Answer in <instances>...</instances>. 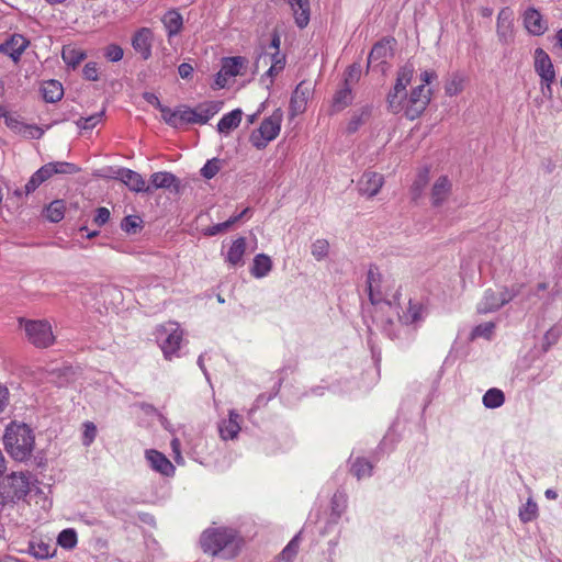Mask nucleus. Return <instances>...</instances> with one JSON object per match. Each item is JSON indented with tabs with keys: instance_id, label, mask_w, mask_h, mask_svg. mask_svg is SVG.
<instances>
[{
	"instance_id": "nucleus-1",
	"label": "nucleus",
	"mask_w": 562,
	"mask_h": 562,
	"mask_svg": "<svg viewBox=\"0 0 562 562\" xmlns=\"http://www.w3.org/2000/svg\"><path fill=\"white\" fill-rule=\"evenodd\" d=\"M199 543L204 553L229 560L238 555L244 540L238 537L236 529L216 527L205 529L200 536Z\"/></svg>"
},
{
	"instance_id": "nucleus-2",
	"label": "nucleus",
	"mask_w": 562,
	"mask_h": 562,
	"mask_svg": "<svg viewBox=\"0 0 562 562\" xmlns=\"http://www.w3.org/2000/svg\"><path fill=\"white\" fill-rule=\"evenodd\" d=\"M2 441L14 461L27 462L35 449V431L24 422L11 420L4 428Z\"/></svg>"
},
{
	"instance_id": "nucleus-3",
	"label": "nucleus",
	"mask_w": 562,
	"mask_h": 562,
	"mask_svg": "<svg viewBox=\"0 0 562 562\" xmlns=\"http://www.w3.org/2000/svg\"><path fill=\"white\" fill-rule=\"evenodd\" d=\"M419 79L422 83L413 88L409 94L404 93L400 97L401 109L390 110L392 113L403 112L408 120L413 121L425 112L431 100V90L426 86L437 79V74L434 70H425L420 74Z\"/></svg>"
},
{
	"instance_id": "nucleus-4",
	"label": "nucleus",
	"mask_w": 562,
	"mask_h": 562,
	"mask_svg": "<svg viewBox=\"0 0 562 562\" xmlns=\"http://www.w3.org/2000/svg\"><path fill=\"white\" fill-rule=\"evenodd\" d=\"M156 340L166 360L179 357V350L183 340V330L178 323L159 325L156 328Z\"/></svg>"
},
{
	"instance_id": "nucleus-5",
	"label": "nucleus",
	"mask_w": 562,
	"mask_h": 562,
	"mask_svg": "<svg viewBox=\"0 0 562 562\" xmlns=\"http://www.w3.org/2000/svg\"><path fill=\"white\" fill-rule=\"evenodd\" d=\"M19 324L24 326L26 338L34 347L44 349L55 342V337L48 321L19 317Z\"/></svg>"
},
{
	"instance_id": "nucleus-6",
	"label": "nucleus",
	"mask_w": 562,
	"mask_h": 562,
	"mask_svg": "<svg viewBox=\"0 0 562 562\" xmlns=\"http://www.w3.org/2000/svg\"><path fill=\"white\" fill-rule=\"evenodd\" d=\"M30 473H11L0 483V497L4 502L15 503L30 493Z\"/></svg>"
},
{
	"instance_id": "nucleus-7",
	"label": "nucleus",
	"mask_w": 562,
	"mask_h": 562,
	"mask_svg": "<svg viewBox=\"0 0 562 562\" xmlns=\"http://www.w3.org/2000/svg\"><path fill=\"white\" fill-rule=\"evenodd\" d=\"M533 69L540 78V89L543 95L552 97V85L555 82V69L551 57L543 48L533 52Z\"/></svg>"
},
{
	"instance_id": "nucleus-8",
	"label": "nucleus",
	"mask_w": 562,
	"mask_h": 562,
	"mask_svg": "<svg viewBox=\"0 0 562 562\" xmlns=\"http://www.w3.org/2000/svg\"><path fill=\"white\" fill-rule=\"evenodd\" d=\"M282 111L277 109L269 117L265 119L260 126L252 131L250 142L258 149L265 148L281 131Z\"/></svg>"
},
{
	"instance_id": "nucleus-9",
	"label": "nucleus",
	"mask_w": 562,
	"mask_h": 562,
	"mask_svg": "<svg viewBox=\"0 0 562 562\" xmlns=\"http://www.w3.org/2000/svg\"><path fill=\"white\" fill-rule=\"evenodd\" d=\"M280 35L274 33L271 38V43L268 46L266 53L260 55L255 63L256 71L259 70L260 65L263 67L269 65V68L266 71L268 77H273L278 75L285 66V58L280 54Z\"/></svg>"
},
{
	"instance_id": "nucleus-10",
	"label": "nucleus",
	"mask_w": 562,
	"mask_h": 562,
	"mask_svg": "<svg viewBox=\"0 0 562 562\" xmlns=\"http://www.w3.org/2000/svg\"><path fill=\"white\" fill-rule=\"evenodd\" d=\"M413 76L414 67L411 64H406L398 69L395 85L387 94V105L390 110L401 109L400 97L406 93V88L412 82Z\"/></svg>"
},
{
	"instance_id": "nucleus-11",
	"label": "nucleus",
	"mask_w": 562,
	"mask_h": 562,
	"mask_svg": "<svg viewBox=\"0 0 562 562\" xmlns=\"http://www.w3.org/2000/svg\"><path fill=\"white\" fill-rule=\"evenodd\" d=\"M516 296V293L510 292L507 288L495 292L491 289L484 292L482 301L477 304V312L480 314H487L497 311Z\"/></svg>"
},
{
	"instance_id": "nucleus-12",
	"label": "nucleus",
	"mask_w": 562,
	"mask_h": 562,
	"mask_svg": "<svg viewBox=\"0 0 562 562\" xmlns=\"http://www.w3.org/2000/svg\"><path fill=\"white\" fill-rule=\"evenodd\" d=\"M148 188L150 189L148 195L158 189L169 190L173 194H179L182 190V184L181 180L172 172L158 171L150 176Z\"/></svg>"
},
{
	"instance_id": "nucleus-13",
	"label": "nucleus",
	"mask_w": 562,
	"mask_h": 562,
	"mask_svg": "<svg viewBox=\"0 0 562 562\" xmlns=\"http://www.w3.org/2000/svg\"><path fill=\"white\" fill-rule=\"evenodd\" d=\"M383 186V175L372 170L364 171L357 182L359 194L367 199L375 196Z\"/></svg>"
},
{
	"instance_id": "nucleus-14",
	"label": "nucleus",
	"mask_w": 562,
	"mask_h": 562,
	"mask_svg": "<svg viewBox=\"0 0 562 562\" xmlns=\"http://www.w3.org/2000/svg\"><path fill=\"white\" fill-rule=\"evenodd\" d=\"M496 34L498 41L504 45L514 42V12L508 7L503 8L497 15Z\"/></svg>"
},
{
	"instance_id": "nucleus-15",
	"label": "nucleus",
	"mask_w": 562,
	"mask_h": 562,
	"mask_svg": "<svg viewBox=\"0 0 562 562\" xmlns=\"http://www.w3.org/2000/svg\"><path fill=\"white\" fill-rule=\"evenodd\" d=\"M112 178L122 181L131 191L148 194L149 188L140 173L128 168H117L113 171Z\"/></svg>"
},
{
	"instance_id": "nucleus-16",
	"label": "nucleus",
	"mask_w": 562,
	"mask_h": 562,
	"mask_svg": "<svg viewBox=\"0 0 562 562\" xmlns=\"http://www.w3.org/2000/svg\"><path fill=\"white\" fill-rule=\"evenodd\" d=\"M397 317L403 325H416L423 321L426 311L425 305L414 299H409L404 305L398 304Z\"/></svg>"
},
{
	"instance_id": "nucleus-17",
	"label": "nucleus",
	"mask_w": 562,
	"mask_h": 562,
	"mask_svg": "<svg viewBox=\"0 0 562 562\" xmlns=\"http://www.w3.org/2000/svg\"><path fill=\"white\" fill-rule=\"evenodd\" d=\"M312 93L313 87L311 82L303 80L296 86L290 101V114L292 117L302 114L306 110L307 101Z\"/></svg>"
},
{
	"instance_id": "nucleus-18",
	"label": "nucleus",
	"mask_w": 562,
	"mask_h": 562,
	"mask_svg": "<svg viewBox=\"0 0 562 562\" xmlns=\"http://www.w3.org/2000/svg\"><path fill=\"white\" fill-rule=\"evenodd\" d=\"M154 33L149 27H140L132 36V47L138 53L143 60L151 57Z\"/></svg>"
},
{
	"instance_id": "nucleus-19",
	"label": "nucleus",
	"mask_w": 562,
	"mask_h": 562,
	"mask_svg": "<svg viewBox=\"0 0 562 562\" xmlns=\"http://www.w3.org/2000/svg\"><path fill=\"white\" fill-rule=\"evenodd\" d=\"M146 459L154 471L168 477L175 475V465L162 452L156 449H148L146 450Z\"/></svg>"
},
{
	"instance_id": "nucleus-20",
	"label": "nucleus",
	"mask_w": 562,
	"mask_h": 562,
	"mask_svg": "<svg viewBox=\"0 0 562 562\" xmlns=\"http://www.w3.org/2000/svg\"><path fill=\"white\" fill-rule=\"evenodd\" d=\"M29 44V40L23 35L13 34L0 44V53L9 56L13 61H18Z\"/></svg>"
},
{
	"instance_id": "nucleus-21",
	"label": "nucleus",
	"mask_w": 562,
	"mask_h": 562,
	"mask_svg": "<svg viewBox=\"0 0 562 562\" xmlns=\"http://www.w3.org/2000/svg\"><path fill=\"white\" fill-rule=\"evenodd\" d=\"M381 282L382 274L380 273L379 268L374 265L370 266L367 274V285L369 300L372 304H379L384 300L380 289Z\"/></svg>"
},
{
	"instance_id": "nucleus-22",
	"label": "nucleus",
	"mask_w": 562,
	"mask_h": 562,
	"mask_svg": "<svg viewBox=\"0 0 562 562\" xmlns=\"http://www.w3.org/2000/svg\"><path fill=\"white\" fill-rule=\"evenodd\" d=\"M452 184L447 176H440L431 187V204L436 207L441 206L451 194Z\"/></svg>"
},
{
	"instance_id": "nucleus-23",
	"label": "nucleus",
	"mask_w": 562,
	"mask_h": 562,
	"mask_svg": "<svg viewBox=\"0 0 562 562\" xmlns=\"http://www.w3.org/2000/svg\"><path fill=\"white\" fill-rule=\"evenodd\" d=\"M524 25L530 34L536 36L542 35L548 29L540 12L533 8H529L525 11Z\"/></svg>"
},
{
	"instance_id": "nucleus-24",
	"label": "nucleus",
	"mask_w": 562,
	"mask_h": 562,
	"mask_svg": "<svg viewBox=\"0 0 562 562\" xmlns=\"http://www.w3.org/2000/svg\"><path fill=\"white\" fill-rule=\"evenodd\" d=\"M240 416L235 412L231 411L227 419H222L218 424V432L223 440L235 439L240 431V425L238 419Z\"/></svg>"
},
{
	"instance_id": "nucleus-25",
	"label": "nucleus",
	"mask_w": 562,
	"mask_h": 562,
	"mask_svg": "<svg viewBox=\"0 0 562 562\" xmlns=\"http://www.w3.org/2000/svg\"><path fill=\"white\" fill-rule=\"evenodd\" d=\"M161 22L166 29L168 38L178 35L183 27V18L178 9H169L161 16Z\"/></svg>"
},
{
	"instance_id": "nucleus-26",
	"label": "nucleus",
	"mask_w": 562,
	"mask_h": 562,
	"mask_svg": "<svg viewBox=\"0 0 562 562\" xmlns=\"http://www.w3.org/2000/svg\"><path fill=\"white\" fill-rule=\"evenodd\" d=\"M61 58L69 69L75 70L87 58V53L76 45L67 44L63 46Z\"/></svg>"
},
{
	"instance_id": "nucleus-27",
	"label": "nucleus",
	"mask_w": 562,
	"mask_h": 562,
	"mask_svg": "<svg viewBox=\"0 0 562 562\" xmlns=\"http://www.w3.org/2000/svg\"><path fill=\"white\" fill-rule=\"evenodd\" d=\"M292 9L295 24L300 29L307 26L310 22V0H288Z\"/></svg>"
},
{
	"instance_id": "nucleus-28",
	"label": "nucleus",
	"mask_w": 562,
	"mask_h": 562,
	"mask_svg": "<svg viewBox=\"0 0 562 562\" xmlns=\"http://www.w3.org/2000/svg\"><path fill=\"white\" fill-rule=\"evenodd\" d=\"M40 90L44 101L47 103H55L64 97V87L55 79L44 81Z\"/></svg>"
},
{
	"instance_id": "nucleus-29",
	"label": "nucleus",
	"mask_w": 562,
	"mask_h": 562,
	"mask_svg": "<svg viewBox=\"0 0 562 562\" xmlns=\"http://www.w3.org/2000/svg\"><path fill=\"white\" fill-rule=\"evenodd\" d=\"M26 552L37 560H47L56 554L57 548L42 540H31Z\"/></svg>"
},
{
	"instance_id": "nucleus-30",
	"label": "nucleus",
	"mask_w": 562,
	"mask_h": 562,
	"mask_svg": "<svg viewBox=\"0 0 562 562\" xmlns=\"http://www.w3.org/2000/svg\"><path fill=\"white\" fill-rule=\"evenodd\" d=\"M243 110L237 108L224 114L217 123L218 133L228 134L231 131L239 126L243 119Z\"/></svg>"
},
{
	"instance_id": "nucleus-31",
	"label": "nucleus",
	"mask_w": 562,
	"mask_h": 562,
	"mask_svg": "<svg viewBox=\"0 0 562 562\" xmlns=\"http://www.w3.org/2000/svg\"><path fill=\"white\" fill-rule=\"evenodd\" d=\"M244 217H246V207H244L236 215H232L226 221L204 228L203 235L211 237V236H215L217 234H222V233L231 229L237 222H239Z\"/></svg>"
},
{
	"instance_id": "nucleus-32",
	"label": "nucleus",
	"mask_w": 562,
	"mask_h": 562,
	"mask_svg": "<svg viewBox=\"0 0 562 562\" xmlns=\"http://www.w3.org/2000/svg\"><path fill=\"white\" fill-rule=\"evenodd\" d=\"M394 40H383L381 42H378L371 49L368 63L371 64L373 61H380L384 63L385 59L390 56H392V47L391 43Z\"/></svg>"
},
{
	"instance_id": "nucleus-33",
	"label": "nucleus",
	"mask_w": 562,
	"mask_h": 562,
	"mask_svg": "<svg viewBox=\"0 0 562 562\" xmlns=\"http://www.w3.org/2000/svg\"><path fill=\"white\" fill-rule=\"evenodd\" d=\"M49 178L55 175H76L80 172V167L68 161H50L44 165Z\"/></svg>"
},
{
	"instance_id": "nucleus-34",
	"label": "nucleus",
	"mask_w": 562,
	"mask_h": 562,
	"mask_svg": "<svg viewBox=\"0 0 562 562\" xmlns=\"http://www.w3.org/2000/svg\"><path fill=\"white\" fill-rule=\"evenodd\" d=\"M223 104L224 102L218 100L199 103L196 110L200 111L198 112L199 120H201L200 125L206 124L211 117L221 111Z\"/></svg>"
},
{
	"instance_id": "nucleus-35",
	"label": "nucleus",
	"mask_w": 562,
	"mask_h": 562,
	"mask_svg": "<svg viewBox=\"0 0 562 562\" xmlns=\"http://www.w3.org/2000/svg\"><path fill=\"white\" fill-rule=\"evenodd\" d=\"M271 269H272L271 258L265 254H258L254 258L250 273L255 278L260 279V278L268 276V273L271 271Z\"/></svg>"
},
{
	"instance_id": "nucleus-36",
	"label": "nucleus",
	"mask_w": 562,
	"mask_h": 562,
	"mask_svg": "<svg viewBox=\"0 0 562 562\" xmlns=\"http://www.w3.org/2000/svg\"><path fill=\"white\" fill-rule=\"evenodd\" d=\"M177 130L188 124H200L198 111L187 104L177 106Z\"/></svg>"
},
{
	"instance_id": "nucleus-37",
	"label": "nucleus",
	"mask_w": 562,
	"mask_h": 562,
	"mask_svg": "<svg viewBox=\"0 0 562 562\" xmlns=\"http://www.w3.org/2000/svg\"><path fill=\"white\" fill-rule=\"evenodd\" d=\"M429 182V168L420 169L409 189L413 201H417L424 193Z\"/></svg>"
},
{
	"instance_id": "nucleus-38",
	"label": "nucleus",
	"mask_w": 562,
	"mask_h": 562,
	"mask_svg": "<svg viewBox=\"0 0 562 562\" xmlns=\"http://www.w3.org/2000/svg\"><path fill=\"white\" fill-rule=\"evenodd\" d=\"M65 201L54 200L43 210L44 217L50 223H59L65 216Z\"/></svg>"
},
{
	"instance_id": "nucleus-39",
	"label": "nucleus",
	"mask_w": 562,
	"mask_h": 562,
	"mask_svg": "<svg viewBox=\"0 0 562 562\" xmlns=\"http://www.w3.org/2000/svg\"><path fill=\"white\" fill-rule=\"evenodd\" d=\"M49 178L48 173H47V169L45 168V166L43 165L40 169H37L32 176L31 178L29 179V181L26 182V184L24 186V193H25V196L32 194L33 192L36 191V189L42 184L44 183L45 181H47Z\"/></svg>"
},
{
	"instance_id": "nucleus-40",
	"label": "nucleus",
	"mask_w": 562,
	"mask_h": 562,
	"mask_svg": "<svg viewBox=\"0 0 562 562\" xmlns=\"http://www.w3.org/2000/svg\"><path fill=\"white\" fill-rule=\"evenodd\" d=\"M246 251V237H239L231 245L226 260L232 265H237L241 261L243 255Z\"/></svg>"
},
{
	"instance_id": "nucleus-41",
	"label": "nucleus",
	"mask_w": 562,
	"mask_h": 562,
	"mask_svg": "<svg viewBox=\"0 0 562 562\" xmlns=\"http://www.w3.org/2000/svg\"><path fill=\"white\" fill-rule=\"evenodd\" d=\"M352 101V91L350 86H345L338 90L333 99V109L338 112L347 108Z\"/></svg>"
},
{
	"instance_id": "nucleus-42",
	"label": "nucleus",
	"mask_w": 562,
	"mask_h": 562,
	"mask_svg": "<svg viewBox=\"0 0 562 562\" xmlns=\"http://www.w3.org/2000/svg\"><path fill=\"white\" fill-rule=\"evenodd\" d=\"M244 57L234 56V57H224L222 58V67L223 74L228 77H235L239 74V70L243 66Z\"/></svg>"
},
{
	"instance_id": "nucleus-43",
	"label": "nucleus",
	"mask_w": 562,
	"mask_h": 562,
	"mask_svg": "<svg viewBox=\"0 0 562 562\" xmlns=\"http://www.w3.org/2000/svg\"><path fill=\"white\" fill-rule=\"evenodd\" d=\"M78 543L77 531L74 528L61 530L57 537V544L66 550L76 548Z\"/></svg>"
},
{
	"instance_id": "nucleus-44",
	"label": "nucleus",
	"mask_w": 562,
	"mask_h": 562,
	"mask_svg": "<svg viewBox=\"0 0 562 562\" xmlns=\"http://www.w3.org/2000/svg\"><path fill=\"white\" fill-rule=\"evenodd\" d=\"M505 402V395L499 389H490L483 396V404L487 408L501 407Z\"/></svg>"
},
{
	"instance_id": "nucleus-45",
	"label": "nucleus",
	"mask_w": 562,
	"mask_h": 562,
	"mask_svg": "<svg viewBox=\"0 0 562 562\" xmlns=\"http://www.w3.org/2000/svg\"><path fill=\"white\" fill-rule=\"evenodd\" d=\"M121 228L128 235H135L143 228V220L138 215H127L123 217Z\"/></svg>"
},
{
	"instance_id": "nucleus-46",
	"label": "nucleus",
	"mask_w": 562,
	"mask_h": 562,
	"mask_svg": "<svg viewBox=\"0 0 562 562\" xmlns=\"http://www.w3.org/2000/svg\"><path fill=\"white\" fill-rule=\"evenodd\" d=\"M464 89V78L460 75H452L445 83V92L449 97L461 93Z\"/></svg>"
},
{
	"instance_id": "nucleus-47",
	"label": "nucleus",
	"mask_w": 562,
	"mask_h": 562,
	"mask_svg": "<svg viewBox=\"0 0 562 562\" xmlns=\"http://www.w3.org/2000/svg\"><path fill=\"white\" fill-rule=\"evenodd\" d=\"M103 57L110 63H117L122 60L124 50L121 45L116 43H110L103 47Z\"/></svg>"
},
{
	"instance_id": "nucleus-48",
	"label": "nucleus",
	"mask_w": 562,
	"mask_h": 562,
	"mask_svg": "<svg viewBox=\"0 0 562 562\" xmlns=\"http://www.w3.org/2000/svg\"><path fill=\"white\" fill-rule=\"evenodd\" d=\"M311 251H312L313 257L316 260H318V261L323 260L324 258L327 257V255L329 252V243H328V240L324 239V238L316 239L312 244Z\"/></svg>"
},
{
	"instance_id": "nucleus-49",
	"label": "nucleus",
	"mask_w": 562,
	"mask_h": 562,
	"mask_svg": "<svg viewBox=\"0 0 562 562\" xmlns=\"http://www.w3.org/2000/svg\"><path fill=\"white\" fill-rule=\"evenodd\" d=\"M351 472L358 479L370 476L372 472V465L364 459H357L352 464Z\"/></svg>"
},
{
	"instance_id": "nucleus-50",
	"label": "nucleus",
	"mask_w": 562,
	"mask_h": 562,
	"mask_svg": "<svg viewBox=\"0 0 562 562\" xmlns=\"http://www.w3.org/2000/svg\"><path fill=\"white\" fill-rule=\"evenodd\" d=\"M520 520L524 522H529L535 520L538 517V506L537 504L528 499L527 503L524 505V507L519 512Z\"/></svg>"
},
{
	"instance_id": "nucleus-51",
	"label": "nucleus",
	"mask_w": 562,
	"mask_h": 562,
	"mask_svg": "<svg viewBox=\"0 0 562 562\" xmlns=\"http://www.w3.org/2000/svg\"><path fill=\"white\" fill-rule=\"evenodd\" d=\"M82 427H83V432H82V438H81L82 445L88 447L94 441V439L97 437V432H98L97 426L92 422L87 420L82 424Z\"/></svg>"
},
{
	"instance_id": "nucleus-52",
	"label": "nucleus",
	"mask_w": 562,
	"mask_h": 562,
	"mask_svg": "<svg viewBox=\"0 0 562 562\" xmlns=\"http://www.w3.org/2000/svg\"><path fill=\"white\" fill-rule=\"evenodd\" d=\"M4 124L12 132L22 135V133L25 132V127H26L27 123H24V122L20 121V116L19 115H14L12 113H9V115L5 116Z\"/></svg>"
},
{
	"instance_id": "nucleus-53",
	"label": "nucleus",
	"mask_w": 562,
	"mask_h": 562,
	"mask_svg": "<svg viewBox=\"0 0 562 562\" xmlns=\"http://www.w3.org/2000/svg\"><path fill=\"white\" fill-rule=\"evenodd\" d=\"M220 171V160L217 158H212L205 162V165L201 168V176L205 179H212Z\"/></svg>"
},
{
	"instance_id": "nucleus-54",
	"label": "nucleus",
	"mask_w": 562,
	"mask_h": 562,
	"mask_svg": "<svg viewBox=\"0 0 562 562\" xmlns=\"http://www.w3.org/2000/svg\"><path fill=\"white\" fill-rule=\"evenodd\" d=\"M161 113V120L172 128H177V108L175 110L167 105H162L159 110Z\"/></svg>"
},
{
	"instance_id": "nucleus-55",
	"label": "nucleus",
	"mask_w": 562,
	"mask_h": 562,
	"mask_svg": "<svg viewBox=\"0 0 562 562\" xmlns=\"http://www.w3.org/2000/svg\"><path fill=\"white\" fill-rule=\"evenodd\" d=\"M299 551L297 537L293 538L281 552L282 560L292 562Z\"/></svg>"
},
{
	"instance_id": "nucleus-56",
	"label": "nucleus",
	"mask_w": 562,
	"mask_h": 562,
	"mask_svg": "<svg viewBox=\"0 0 562 562\" xmlns=\"http://www.w3.org/2000/svg\"><path fill=\"white\" fill-rule=\"evenodd\" d=\"M82 76L88 81L99 80V69L95 61H89L83 66Z\"/></svg>"
},
{
	"instance_id": "nucleus-57",
	"label": "nucleus",
	"mask_w": 562,
	"mask_h": 562,
	"mask_svg": "<svg viewBox=\"0 0 562 562\" xmlns=\"http://www.w3.org/2000/svg\"><path fill=\"white\" fill-rule=\"evenodd\" d=\"M32 465L40 470V473H43L48 465V461L46 458V452L44 450H38L34 456L32 454Z\"/></svg>"
},
{
	"instance_id": "nucleus-58",
	"label": "nucleus",
	"mask_w": 562,
	"mask_h": 562,
	"mask_svg": "<svg viewBox=\"0 0 562 562\" xmlns=\"http://www.w3.org/2000/svg\"><path fill=\"white\" fill-rule=\"evenodd\" d=\"M494 328L495 325L492 322L480 324L473 329L472 336L490 338Z\"/></svg>"
},
{
	"instance_id": "nucleus-59",
	"label": "nucleus",
	"mask_w": 562,
	"mask_h": 562,
	"mask_svg": "<svg viewBox=\"0 0 562 562\" xmlns=\"http://www.w3.org/2000/svg\"><path fill=\"white\" fill-rule=\"evenodd\" d=\"M110 216H111L110 211L104 206H100L95 210V215H94L92 222L98 227H102L104 224H106L109 222Z\"/></svg>"
},
{
	"instance_id": "nucleus-60",
	"label": "nucleus",
	"mask_w": 562,
	"mask_h": 562,
	"mask_svg": "<svg viewBox=\"0 0 562 562\" xmlns=\"http://www.w3.org/2000/svg\"><path fill=\"white\" fill-rule=\"evenodd\" d=\"M104 114L105 109L103 108L100 112H97L92 115L85 117V124L82 125V130H92L98 123L101 122Z\"/></svg>"
},
{
	"instance_id": "nucleus-61",
	"label": "nucleus",
	"mask_w": 562,
	"mask_h": 562,
	"mask_svg": "<svg viewBox=\"0 0 562 562\" xmlns=\"http://www.w3.org/2000/svg\"><path fill=\"white\" fill-rule=\"evenodd\" d=\"M22 135L30 139H40L44 135V130L36 124H26Z\"/></svg>"
},
{
	"instance_id": "nucleus-62",
	"label": "nucleus",
	"mask_w": 562,
	"mask_h": 562,
	"mask_svg": "<svg viewBox=\"0 0 562 562\" xmlns=\"http://www.w3.org/2000/svg\"><path fill=\"white\" fill-rule=\"evenodd\" d=\"M360 72L361 69L359 65L353 64L349 66L345 78V86H350V83L356 82L359 79Z\"/></svg>"
},
{
	"instance_id": "nucleus-63",
	"label": "nucleus",
	"mask_w": 562,
	"mask_h": 562,
	"mask_svg": "<svg viewBox=\"0 0 562 562\" xmlns=\"http://www.w3.org/2000/svg\"><path fill=\"white\" fill-rule=\"evenodd\" d=\"M10 403V392L7 385L0 383V414L5 411Z\"/></svg>"
},
{
	"instance_id": "nucleus-64",
	"label": "nucleus",
	"mask_w": 562,
	"mask_h": 562,
	"mask_svg": "<svg viewBox=\"0 0 562 562\" xmlns=\"http://www.w3.org/2000/svg\"><path fill=\"white\" fill-rule=\"evenodd\" d=\"M142 97L143 99L149 103L150 105H153L155 109H157L158 111L161 109V106L164 105L159 98L154 93V92H149V91H145L142 93Z\"/></svg>"
}]
</instances>
